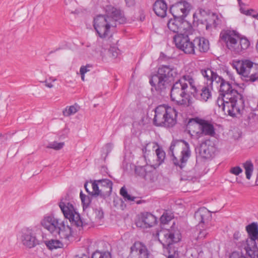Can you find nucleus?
Listing matches in <instances>:
<instances>
[{
    "label": "nucleus",
    "mask_w": 258,
    "mask_h": 258,
    "mask_svg": "<svg viewBox=\"0 0 258 258\" xmlns=\"http://www.w3.org/2000/svg\"><path fill=\"white\" fill-rule=\"evenodd\" d=\"M105 12V15H98L93 19L94 28L101 38L107 37L111 29L115 27L117 23L123 24L126 21L123 12L111 5L106 7Z\"/></svg>",
    "instance_id": "f257e3e1"
},
{
    "label": "nucleus",
    "mask_w": 258,
    "mask_h": 258,
    "mask_svg": "<svg viewBox=\"0 0 258 258\" xmlns=\"http://www.w3.org/2000/svg\"><path fill=\"white\" fill-rule=\"evenodd\" d=\"M188 84L195 93H197L196 81L192 74L183 75L173 83L170 89V98L176 104L184 107H189L194 103L192 98L187 93Z\"/></svg>",
    "instance_id": "f03ea898"
},
{
    "label": "nucleus",
    "mask_w": 258,
    "mask_h": 258,
    "mask_svg": "<svg viewBox=\"0 0 258 258\" xmlns=\"http://www.w3.org/2000/svg\"><path fill=\"white\" fill-rule=\"evenodd\" d=\"M177 70L173 66L161 65L156 74L152 75L149 83L155 91L161 95H164L169 89L171 83L178 78Z\"/></svg>",
    "instance_id": "7ed1b4c3"
},
{
    "label": "nucleus",
    "mask_w": 258,
    "mask_h": 258,
    "mask_svg": "<svg viewBox=\"0 0 258 258\" xmlns=\"http://www.w3.org/2000/svg\"><path fill=\"white\" fill-rule=\"evenodd\" d=\"M235 95H220L217 100V104L222 111L227 112L231 116L242 113L244 108V100L242 94L234 92Z\"/></svg>",
    "instance_id": "20e7f679"
},
{
    "label": "nucleus",
    "mask_w": 258,
    "mask_h": 258,
    "mask_svg": "<svg viewBox=\"0 0 258 258\" xmlns=\"http://www.w3.org/2000/svg\"><path fill=\"white\" fill-rule=\"evenodd\" d=\"M222 41L227 48L234 54H240L249 46V42L246 38H240L238 32L234 30L222 31L220 35Z\"/></svg>",
    "instance_id": "39448f33"
},
{
    "label": "nucleus",
    "mask_w": 258,
    "mask_h": 258,
    "mask_svg": "<svg viewBox=\"0 0 258 258\" xmlns=\"http://www.w3.org/2000/svg\"><path fill=\"white\" fill-rule=\"evenodd\" d=\"M177 115V112L173 107L159 105L155 109L153 122L157 126L172 127L176 123Z\"/></svg>",
    "instance_id": "423d86ee"
},
{
    "label": "nucleus",
    "mask_w": 258,
    "mask_h": 258,
    "mask_svg": "<svg viewBox=\"0 0 258 258\" xmlns=\"http://www.w3.org/2000/svg\"><path fill=\"white\" fill-rule=\"evenodd\" d=\"M169 150L173 156L174 164L182 169L190 156L189 144L183 140L173 141Z\"/></svg>",
    "instance_id": "0eeeda50"
},
{
    "label": "nucleus",
    "mask_w": 258,
    "mask_h": 258,
    "mask_svg": "<svg viewBox=\"0 0 258 258\" xmlns=\"http://www.w3.org/2000/svg\"><path fill=\"white\" fill-rule=\"evenodd\" d=\"M187 128L191 138L195 140H199L204 136L213 137L215 134L213 125L205 120L190 121Z\"/></svg>",
    "instance_id": "6e6552de"
},
{
    "label": "nucleus",
    "mask_w": 258,
    "mask_h": 258,
    "mask_svg": "<svg viewBox=\"0 0 258 258\" xmlns=\"http://www.w3.org/2000/svg\"><path fill=\"white\" fill-rule=\"evenodd\" d=\"M59 207L65 218L69 220L72 226H76L81 230L86 225L81 219L79 214L76 212L72 203L67 202L66 200L61 199Z\"/></svg>",
    "instance_id": "1a4fd4ad"
},
{
    "label": "nucleus",
    "mask_w": 258,
    "mask_h": 258,
    "mask_svg": "<svg viewBox=\"0 0 258 258\" xmlns=\"http://www.w3.org/2000/svg\"><path fill=\"white\" fill-rule=\"evenodd\" d=\"M92 191H90L87 188V183L84 185L86 190L94 196H100L103 198L109 196L112 189V182L108 179H102L95 180L91 183Z\"/></svg>",
    "instance_id": "9d476101"
},
{
    "label": "nucleus",
    "mask_w": 258,
    "mask_h": 258,
    "mask_svg": "<svg viewBox=\"0 0 258 258\" xmlns=\"http://www.w3.org/2000/svg\"><path fill=\"white\" fill-rule=\"evenodd\" d=\"M173 41L176 47L185 53H194L193 41H190L186 32L176 34L173 37Z\"/></svg>",
    "instance_id": "9b49d317"
},
{
    "label": "nucleus",
    "mask_w": 258,
    "mask_h": 258,
    "mask_svg": "<svg viewBox=\"0 0 258 258\" xmlns=\"http://www.w3.org/2000/svg\"><path fill=\"white\" fill-rule=\"evenodd\" d=\"M191 9V5L184 1L172 5L170 8V12L173 17L183 20L189 14Z\"/></svg>",
    "instance_id": "f8f14e48"
},
{
    "label": "nucleus",
    "mask_w": 258,
    "mask_h": 258,
    "mask_svg": "<svg viewBox=\"0 0 258 258\" xmlns=\"http://www.w3.org/2000/svg\"><path fill=\"white\" fill-rule=\"evenodd\" d=\"M159 241L162 244L163 247L168 248L173 243L178 242L180 239V235L177 233L175 235L172 231L168 230H162L158 233Z\"/></svg>",
    "instance_id": "ddd939ff"
},
{
    "label": "nucleus",
    "mask_w": 258,
    "mask_h": 258,
    "mask_svg": "<svg viewBox=\"0 0 258 258\" xmlns=\"http://www.w3.org/2000/svg\"><path fill=\"white\" fill-rule=\"evenodd\" d=\"M246 230L248 233V238L246 240V246L245 250L247 251L249 249H252L256 247V240H258V224L253 222L246 226Z\"/></svg>",
    "instance_id": "4468645a"
},
{
    "label": "nucleus",
    "mask_w": 258,
    "mask_h": 258,
    "mask_svg": "<svg viewBox=\"0 0 258 258\" xmlns=\"http://www.w3.org/2000/svg\"><path fill=\"white\" fill-rule=\"evenodd\" d=\"M20 239L22 244L29 248L39 244L34 230L29 228H25L22 230Z\"/></svg>",
    "instance_id": "2eb2a0df"
},
{
    "label": "nucleus",
    "mask_w": 258,
    "mask_h": 258,
    "mask_svg": "<svg viewBox=\"0 0 258 258\" xmlns=\"http://www.w3.org/2000/svg\"><path fill=\"white\" fill-rule=\"evenodd\" d=\"M149 252L147 247L140 242H136L131 247L128 258H149Z\"/></svg>",
    "instance_id": "dca6fc26"
},
{
    "label": "nucleus",
    "mask_w": 258,
    "mask_h": 258,
    "mask_svg": "<svg viewBox=\"0 0 258 258\" xmlns=\"http://www.w3.org/2000/svg\"><path fill=\"white\" fill-rule=\"evenodd\" d=\"M61 221L54 217L49 216L45 217L41 221L42 226L47 229L53 236L56 235L58 227Z\"/></svg>",
    "instance_id": "f3484780"
},
{
    "label": "nucleus",
    "mask_w": 258,
    "mask_h": 258,
    "mask_svg": "<svg viewBox=\"0 0 258 258\" xmlns=\"http://www.w3.org/2000/svg\"><path fill=\"white\" fill-rule=\"evenodd\" d=\"M250 66H252V61L247 59L233 61V68L236 69L237 73L241 75L243 80L245 76H247V74H245V72H248Z\"/></svg>",
    "instance_id": "a211bd4d"
},
{
    "label": "nucleus",
    "mask_w": 258,
    "mask_h": 258,
    "mask_svg": "<svg viewBox=\"0 0 258 258\" xmlns=\"http://www.w3.org/2000/svg\"><path fill=\"white\" fill-rule=\"evenodd\" d=\"M195 218L199 222L200 226H205L209 227V223L210 221L212 215L210 211L205 207H202L195 212Z\"/></svg>",
    "instance_id": "6ab92c4d"
},
{
    "label": "nucleus",
    "mask_w": 258,
    "mask_h": 258,
    "mask_svg": "<svg viewBox=\"0 0 258 258\" xmlns=\"http://www.w3.org/2000/svg\"><path fill=\"white\" fill-rule=\"evenodd\" d=\"M58 228L57 233L54 236L61 239L65 242L69 241L70 238L72 237V227L68 224L67 221H61Z\"/></svg>",
    "instance_id": "aec40b11"
},
{
    "label": "nucleus",
    "mask_w": 258,
    "mask_h": 258,
    "mask_svg": "<svg viewBox=\"0 0 258 258\" xmlns=\"http://www.w3.org/2000/svg\"><path fill=\"white\" fill-rule=\"evenodd\" d=\"M215 151V148L212 141L208 139L202 142L200 147V154L204 158H211Z\"/></svg>",
    "instance_id": "412c9836"
},
{
    "label": "nucleus",
    "mask_w": 258,
    "mask_h": 258,
    "mask_svg": "<svg viewBox=\"0 0 258 258\" xmlns=\"http://www.w3.org/2000/svg\"><path fill=\"white\" fill-rule=\"evenodd\" d=\"M157 219L155 216L150 213H145L142 214L141 220L137 222V225L143 228H150L153 226L156 223Z\"/></svg>",
    "instance_id": "4be33fe9"
},
{
    "label": "nucleus",
    "mask_w": 258,
    "mask_h": 258,
    "mask_svg": "<svg viewBox=\"0 0 258 258\" xmlns=\"http://www.w3.org/2000/svg\"><path fill=\"white\" fill-rule=\"evenodd\" d=\"M194 53L196 54V51L200 52H206L209 49V41L204 37H197L193 40Z\"/></svg>",
    "instance_id": "5701e85b"
},
{
    "label": "nucleus",
    "mask_w": 258,
    "mask_h": 258,
    "mask_svg": "<svg viewBox=\"0 0 258 258\" xmlns=\"http://www.w3.org/2000/svg\"><path fill=\"white\" fill-rule=\"evenodd\" d=\"M152 167L149 165L138 166L136 167L135 173L141 177L144 178L146 180H153V173L151 172Z\"/></svg>",
    "instance_id": "b1692460"
},
{
    "label": "nucleus",
    "mask_w": 258,
    "mask_h": 258,
    "mask_svg": "<svg viewBox=\"0 0 258 258\" xmlns=\"http://www.w3.org/2000/svg\"><path fill=\"white\" fill-rule=\"evenodd\" d=\"M153 10L158 16L164 18L167 13V4L164 0H157L154 4Z\"/></svg>",
    "instance_id": "393cba45"
},
{
    "label": "nucleus",
    "mask_w": 258,
    "mask_h": 258,
    "mask_svg": "<svg viewBox=\"0 0 258 258\" xmlns=\"http://www.w3.org/2000/svg\"><path fill=\"white\" fill-rule=\"evenodd\" d=\"M182 20V19L174 17L173 19H170L167 23L168 29L174 33H178L179 30L182 29V25L183 23Z\"/></svg>",
    "instance_id": "a878e982"
},
{
    "label": "nucleus",
    "mask_w": 258,
    "mask_h": 258,
    "mask_svg": "<svg viewBox=\"0 0 258 258\" xmlns=\"http://www.w3.org/2000/svg\"><path fill=\"white\" fill-rule=\"evenodd\" d=\"M246 74V72H245ZM247 76H245L244 80L246 81L254 82L258 79V64L252 62V66L247 73Z\"/></svg>",
    "instance_id": "bb28decb"
},
{
    "label": "nucleus",
    "mask_w": 258,
    "mask_h": 258,
    "mask_svg": "<svg viewBox=\"0 0 258 258\" xmlns=\"http://www.w3.org/2000/svg\"><path fill=\"white\" fill-rule=\"evenodd\" d=\"M221 23V20L218 15L212 14L210 16L207 20L206 28L207 30H210L212 28H216Z\"/></svg>",
    "instance_id": "cd10ccee"
},
{
    "label": "nucleus",
    "mask_w": 258,
    "mask_h": 258,
    "mask_svg": "<svg viewBox=\"0 0 258 258\" xmlns=\"http://www.w3.org/2000/svg\"><path fill=\"white\" fill-rule=\"evenodd\" d=\"M220 95H226V94H230V95H234V92L238 93L237 90H235L234 89H232L231 85L227 81H224V82L222 83L220 85ZM234 95L235 93H234Z\"/></svg>",
    "instance_id": "c85d7f7f"
},
{
    "label": "nucleus",
    "mask_w": 258,
    "mask_h": 258,
    "mask_svg": "<svg viewBox=\"0 0 258 258\" xmlns=\"http://www.w3.org/2000/svg\"><path fill=\"white\" fill-rule=\"evenodd\" d=\"M207 85L204 86L201 89L200 93V100L204 101H207L208 99H210L212 97L211 89L212 87L207 83Z\"/></svg>",
    "instance_id": "c756f323"
},
{
    "label": "nucleus",
    "mask_w": 258,
    "mask_h": 258,
    "mask_svg": "<svg viewBox=\"0 0 258 258\" xmlns=\"http://www.w3.org/2000/svg\"><path fill=\"white\" fill-rule=\"evenodd\" d=\"M243 166L245 171L246 177L250 179L251 174L253 171V165L251 161L247 160L243 164Z\"/></svg>",
    "instance_id": "7c9ffc66"
},
{
    "label": "nucleus",
    "mask_w": 258,
    "mask_h": 258,
    "mask_svg": "<svg viewBox=\"0 0 258 258\" xmlns=\"http://www.w3.org/2000/svg\"><path fill=\"white\" fill-rule=\"evenodd\" d=\"M47 247L50 249H56L62 246V243L57 239H51L45 242Z\"/></svg>",
    "instance_id": "2f4dec72"
},
{
    "label": "nucleus",
    "mask_w": 258,
    "mask_h": 258,
    "mask_svg": "<svg viewBox=\"0 0 258 258\" xmlns=\"http://www.w3.org/2000/svg\"><path fill=\"white\" fill-rule=\"evenodd\" d=\"M119 193L125 201L134 202L136 199L135 197L132 196L128 194L125 186H122L120 188Z\"/></svg>",
    "instance_id": "473e14b6"
},
{
    "label": "nucleus",
    "mask_w": 258,
    "mask_h": 258,
    "mask_svg": "<svg viewBox=\"0 0 258 258\" xmlns=\"http://www.w3.org/2000/svg\"><path fill=\"white\" fill-rule=\"evenodd\" d=\"M201 73L204 78L207 80V83H209L210 82L214 74H215L214 71L209 68L201 70Z\"/></svg>",
    "instance_id": "72a5a7b5"
},
{
    "label": "nucleus",
    "mask_w": 258,
    "mask_h": 258,
    "mask_svg": "<svg viewBox=\"0 0 258 258\" xmlns=\"http://www.w3.org/2000/svg\"><path fill=\"white\" fill-rule=\"evenodd\" d=\"M154 151L156 152L158 161H159V164H161L164 160L165 158V153L162 149L159 148L158 145L157 147L155 148Z\"/></svg>",
    "instance_id": "f704fd0d"
},
{
    "label": "nucleus",
    "mask_w": 258,
    "mask_h": 258,
    "mask_svg": "<svg viewBox=\"0 0 258 258\" xmlns=\"http://www.w3.org/2000/svg\"><path fill=\"white\" fill-rule=\"evenodd\" d=\"M224 81H225V80L223 78L219 76L216 73H215L210 82L208 83V84L211 87H212L214 83H215L216 85L220 84V85L222 83L224 82Z\"/></svg>",
    "instance_id": "c9c22d12"
},
{
    "label": "nucleus",
    "mask_w": 258,
    "mask_h": 258,
    "mask_svg": "<svg viewBox=\"0 0 258 258\" xmlns=\"http://www.w3.org/2000/svg\"><path fill=\"white\" fill-rule=\"evenodd\" d=\"M78 110L77 106L72 105L69 108H66L63 111V114L64 116H69L72 114H75Z\"/></svg>",
    "instance_id": "e433bc0d"
},
{
    "label": "nucleus",
    "mask_w": 258,
    "mask_h": 258,
    "mask_svg": "<svg viewBox=\"0 0 258 258\" xmlns=\"http://www.w3.org/2000/svg\"><path fill=\"white\" fill-rule=\"evenodd\" d=\"M156 147H157V144H156L154 142H152V143H149L148 144H147L146 146L142 149V151L144 154V158H146L145 154L147 152L150 151V148H152L153 151H154L155 150V148H156Z\"/></svg>",
    "instance_id": "4c0bfd02"
},
{
    "label": "nucleus",
    "mask_w": 258,
    "mask_h": 258,
    "mask_svg": "<svg viewBox=\"0 0 258 258\" xmlns=\"http://www.w3.org/2000/svg\"><path fill=\"white\" fill-rule=\"evenodd\" d=\"M108 52L110 56L113 58H116L120 53V50L118 48L114 46H110L108 50Z\"/></svg>",
    "instance_id": "58836bf2"
},
{
    "label": "nucleus",
    "mask_w": 258,
    "mask_h": 258,
    "mask_svg": "<svg viewBox=\"0 0 258 258\" xmlns=\"http://www.w3.org/2000/svg\"><path fill=\"white\" fill-rule=\"evenodd\" d=\"M63 146V142L57 143L56 142H53L49 143L48 145L47 146V148L53 149L56 150H58L62 148Z\"/></svg>",
    "instance_id": "ea45409f"
},
{
    "label": "nucleus",
    "mask_w": 258,
    "mask_h": 258,
    "mask_svg": "<svg viewBox=\"0 0 258 258\" xmlns=\"http://www.w3.org/2000/svg\"><path fill=\"white\" fill-rule=\"evenodd\" d=\"M80 198L83 206V209H85V208H87L90 204V198L88 196L83 195L81 192L80 193Z\"/></svg>",
    "instance_id": "a19ab883"
},
{
    "label": "nucleus",
    "mask_w": 258,
    "mask_h": 258,
    "mask_svg": "<svg viewBox=\"0 0 258 258\" xmlns=\"http://www.w3.org/2000/svg\"><path fill=\"white\" fill-rule=\"evenodd\" d=\"M92 258H111V255L109 252H96L93 254Z\"/></svg>",
    "instance_id": "79ce46f5"
},
{
    "label": "nucleus",
    "mask_w": 258,
    "mask_h": 258,
    "mask_svg": "<svg viewBox=\"0 0 258 258\" xmlns=\"http://www.w3.org/2000/svg\"><path fill=\"white\" fill-rule=\"evenodd\" d=\"M246 253L251 258H258V250L257 247L252 249H249L246 251Z\"/></svg>",
    "instance_id": "37998d69"
},
{
    "label": "nucleus",
    "mask_w": 258,
    "mask_h": 258,
    "mask_svg": "<svg viewBox=\"0 0 258 258\" xmlns=\"http://www.w3.org/2000/svg\"><path fill=\"white\" fill-rule=\"evenodd\" d=\"M172 219L170 215L167 213H164L160 218V221L162 224H166Z\"/></svg>",
    "instance_id": "c03bdc74"
},
{
    "label": "nucleus",
    "mask_w": 258,
    "mask_h": 258,
    "mask_svg": "<svg viewBox=\"0 0 258 258\" xmlns=\"http://www.w3.org/2000/svg\"><path fill=\"white\" fill-rule=\"evenodd\" d=\"M202 228H203V229L201 230L199 234V235L198 236V239H202L206 237V235L208 234V232H207V228L208 227H206L205 226H200Z\"/></svg>",
    "instance_id": "a18cd8bd"
},
{
    "label": "nucleus",
    "mask_w": 258,
    "mask_h": 258,
    "mask_svg": "<svg viewBox=\"0 0 258 258\" xmlns=\"http://www.w3.org/2000/svg\"><path fill=\"white\" fill-rule=\"evenodd\" d=\"M230 172L235 175H238L242 172V170L239 166H235L231 168Z\"/></svg>",
    "instance_id": "49530a36"
},
{
    "label": "nucleus",
    "mask_w": 258,
    "mask_h": 258,
    "mask_svg": "<svg viewBox=\"0 0 258 258\" xmlns=\"http://www.w3.org/2000/svg\"><path fill=\"white\" fill-rule=\"evenodd\" d=\"M92 66L89 64H87L85 66H82L80 69V73L81 75H83V74H85L88 72L90 71V68H91Z\"/></svg>",
    "instance_id": "de8ad7c7"
},
{
    "label": "nucleus",
    "mask_w": 258,
    "mask_h": 258,
    "mask_svg": "<svg viewBox=\"0 0 258 258\" xmlns=\"http://www.w3.org/2000/svg\"><path fill=\"white\" fill-rule=\"evenodd\" d=\"M96 217L98 219H101L103 218V212L101 210H97L95 211Z\"/></svg>",
    "instance_id": "09e8293b"
},
{
    "label": "nucleus",
    "mask_w": 258,
    "mask_h": 258,
    "mask_svg": "<svg viewBox=\"0 0 258 258\" xmlns=\"http://www.w3.org/2000/svg\"><path fill=\"white\" fill-rule=\"evenodd\" d=\"M240 11L242 13H243L246 15L252 16V15H253L252 14V12H253V10L252 9L247 10V11H244L242 9H240Z\"/></svg>",
    "instance_id": "8fccbe9b"
},
{
    "label": "nucleus",
    "mask_w": 258,
    "mask_h": 258,
    "mask_svg": "<svg viewBox=\"0 0 258 258\" xmlns=\"http://www.w3.org/2000/svg\"><path fill=\"white\" fill-rule=\"evenodd\" d=\"M126 4L128 7H131L135 5V0H125Z\"/></svg>",
    "instance_id": "3c124183"
},
{
    "label": "nucleus",
    "mask_w": 258,
    "mask_h": 258,
    "mask_svg": "<svg viewBox=\"0 0 258 258\" xmlns=\"http://www.w3.org/2000/svg\"><path fill=\"white\" fill-rule=\"evenodd\" d=\"M44 83L46 87L51 88L53 87V85L51 83H49L47 80H45Z\"/></svg>",
    "instance_id": "603ef678"
},
{
    "label": "nucleus",
    "mask_w": 258,
    "mask_h": 258,
    "mask_svg": "<svg viewBox=\"0 0 258 258\" xmlns=\"http://www.w3.org/2000/svg\"><path fill=\"white\" fill-rule=\"evenodd\" d=\"M240 236V233L238 231L235 232L233 234L234 239L238 240Z\"/></svg>",
    "instance_id": "864d4df0"
},
{
    "label": "nucleus",
    "mask_w": 258,
    "mask_h": 258,
    "mask_svg": "<svg viewBox=\"0 0 258 258\" xmlns=\"http://www.w3.org/2000/svg\"><path fill=\"white\" fill-rule=\"evenodd\" d=\"M81 75V79L83 81H84L85 80V74H83V75Z\"/></svg>",
    "instance_id": "5fc2aeb1"
},
{
    "label": "nucleus",
    "mask_w": 258,
    "mask_h": 258,
    "mask_svg": "<svg viewBox=\"0 0 258 258\" xmlns=\"http://www.w3.org/2000/svg\"><path fill=\"white\" fill-rule=\"evenodd\" d=\"M167 258H174V255L172 254H170L168 255Z\"/></svg>",
    "instance_id": "6e6d98bb"
},
{
    "label": "nucleus",
    "mask_w": 258,
    "mask_h": 258,
    "mask_svg": "<svg viewBox=\"0 0 258 258\" xmlns=\"http://www.w3.org/2000/svg\"><path fill=\"white\" fill-rule=\"evenodd\" d=\"M252 17H254V18H256L258 19V14L255 15H252Z\"/></svg>",
    "instance_id": "4d7b16f0"
},
{
    "label": "nucleus",
    "mask_w": 258,
    "mask_h": 258,
    "mask_svg": "<svg viewBox=\"0 0 258 258\" xmlns=\"http://www.w3.org/2000/svg\"><path fill=\"white\" fill-rule=\"evenodd\" d=\"M237 1L238 2V4H239V5H241V4H242L241 0H237Z\"/></svg>",
    "instance_id": "13d9d810"
},
{
    "label": "nucleus",
    "mask_w": 258,
    "mask_h": 258,
    "mask_svg": "<svg viewBox=\"0 0 258 258\" xmlns=\"http://www.w3.org/2000/svg\"><path fill=\"white\" fill-rule=\"evenodd\" d=\"M52 82H54L56 81V79H53L51 80Z\"/></svg>",
    "instance_id": "bf43d9fd"
},
{
    "label": "nucleus",
    "mask_w": 258,
    "mask_h": 258,
    "mask_svg": "<svg viewBox=\"0 0 258 258\" xmlns=\"http://www.w3.org/2000/svg\"><path fill=\"white\" fill-rule=\"evenodd\" d=\"M110 145H107V147H110Z\"/></svg>",
    "instance_id": "052dcab7"
},
{
    "label": "nucleus",
    "mask_w": 258,
    "mask_h": 258,
    "mask_svg": "<svg viewBox=\"0 0 258 258\" xmlns=\"http://www.w3.org/2000/svg\"><path fill=\"white\" fill-rule=\"evenodd\" d=\"M233 255L230 256V258H232Z\"/></svg>",
    "instance_id": "680f3d73"
},
{
    "label": "nucleus",
    "mask_w": 258,
    "mask_h": 258,
    "mask_svg": "<svg viewBox=\"0 0 258 258\" xmlns=\"http://www.w3.org/2000/svg\"><path fill=\"white\" fill-rule=\"evenodd\" d=\"M137 204H139L140 202H137Z\"/></svg>",
    "instance_id": "e2e57ef3"
}]
</instances>
